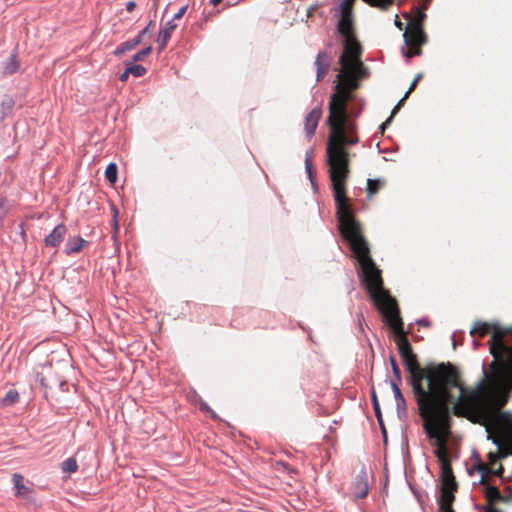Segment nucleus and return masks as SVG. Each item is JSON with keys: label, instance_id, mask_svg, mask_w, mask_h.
<instances>
[{"label": "nucleus", "instance_id": "1", "mask_svg": "<svg viewBox=\"0 0 512 512\" xmlns=\"http://www.w3.org/2000/svg\"><path fill=\"white\" fill-rule=\"evenodd\" d=\"M371 7L386 10L394 0H362ZM356 0H341L337 11V31L343 37V53L339 58L341 69L337 75L335 92L329 102L327 124L330 128L326 155L329 178L336 205V216L342 237L351 250H370L360 222L355 218L352 205L346 196V185L350 175L348 147L358 143L356 125L348 121L347 104L353 91L360 86L366 75L361 61L362 48L356 37L354 5Z\"/></svg>", "mask_w": 512, "mask_h": 512}, {"label": "nucleus", "instance_id": "2", "mask_svg": "<svg viewBox=\"0 0 512 512\" xmlns=\"http://www.w3.org/2000/svg\"><path fill=\"white\" fill-rule=\"evenodd\" d=\"M357 262L360 266L361 282L396 336L398 352L409 373L407 380L423 420V429L436 446L435 456L440 465L450 463L447 443L453 424L451 415H454L450 404L454 400L452 389L459 386L458 370L449 362L420 366L404 330L397 301L384 288L381 270L372 257L362 258Z\"/></svg>", "mask_w": 512, "mask_h": 512}, {"label": "nucleus", "instance_id": "3", "mask_svg": "<svg viewBox=\"0 0 512 512\" xmlns=\"http://www.w3.org/2000/svg\"><path fill=\"white\" fill-rule=\"evenodd\" d=\"M491 334L487 344L493 361L489 370L483 367V376L474 387L461 382L458 372L459 396L453 403V413L465 415L472 404H481L483 408L499 407L501 390L512 389V328L502 327L498 323L476 321L470 330L472 337L483 338Z\"/></svg>", "mask_w": 512, "mask_h": 512}, {"label": "nucleus", "instance_id": "4", "mask_svg": "<svg viewBox=\"0 0 512 512\" xmlns=\"http://www.w3.org/2000/svg\"><path fill=\"white\" fill-rule=\"evenodd\" d=\"M510 390H501L500 400L503 404L499 407L490 409L483 408L481 404H472L467 408L471 410L465 415L454 414L456 417H463L474 424H480L486 428L488 439H492L497 445V450L501 459L512 455V413L501 411V408L507 403Z\"/></svg>", "mask_w": 512, "mask_h": 512}, {"label": "nucleus", "instance_id": "5", "mask_svg": "<svg viewBox=\"0 0 512 512\" xmlns=\"http://www.w3.org/2000/svg\"><path fill=\"white\" fill-rule=\"evenodd\" d=\"M404 41L408 47L405 53L407 58L419 56L422 53L421 46L427 42V36L419 24H408L403 34Z\"/></svg>", "mask_w": 512, "mask_h": 512}, {"label": "nucleus", "instance_id": "6", "mask_svg": "<svg viewBox=\"0 0 512 512\" xmlns=\"http://www.w3.org/2000/svg\"><path fill=\"white\" fill-rule=\"evenodd\" d=\"M12 482L15 489V496L29 502H34V490L32 487L24 484V477L19 473H14L12 476Z\"/></svg>", "mask_w": 512, "mask_h": 512}, {"label": "nucleus", "instance_id": "7", "mask_svg": "<svg viewBox=\"0 0 512 512\" xmlns=\"http://www.w3.org/2000/svg\"><path fill=\"white\" fill-rule=\"evenodd\" d=\"M369 488L367 483V474L361 470L354 478L351 486V494L355 498H365L368 495Z\"/></svg>", "mask_w": 512, "mask_h": 512}, {"label": "nucleus", "instance_id": "8", "mask_svg": "<svg viewBox=\"0 0 512 512\" xmlns=\"http://www.w3.org/2000/svg\"><path fill=\"white\" fill-rule=\"evenodd\" d=\"M322 117V107L317 106L313 108L305 117L304 131L308 138H311L318 126Z\"/></svg>", "mask_w": 512, "mask_h": 512}, {"label": "nucleus", "instance_id": "9", "mask_svg": "<svg viewBox=\"0 0 512 512\" xmlns=\"http://www.w3.org/2000/svg\"><path fill=\"white\" fill-rule=\"evenodd\" d=\"M332 62L331 55L326 51H321L318 53L315 59V66L317 70L316 81L320 82L325 77L330 69V65Z\"/></svg>", "mask_w": 512, "mask_h": 512}, {"label": "nucleus", "instance_id": "10", "mask_svg": "<svg viewBox=\"0 0 512 512\" xmlns=\"http://www.w3.org/2000/svg\"><path fill=\"white\" fill-rule=\"evenodd\" d=\"M67 233V228L64 224L57 225L49 235L44 239V244L47 247H58L59 244L63 241L65 235Z\"/></svg>", "mask_w": 512, "mask_h": 512}, {"label": "nucleus", "instance_id": "11", "mask_svg": "<svg viewBox=\"0 0 512 512\" xmlns=\"http://www.w3.org/2000/svg\"><path fill=\"white\" fill-rule=\"evenodd\" d=\"M442 488L457 490V483L453 474L451 463L440 465Z\"/></svg>", "mask_w": 512, "mask_h": 512}, {"label": "nucleus", "instance_id": "12", "mask_svg": "<svg viewBox=\"0 0 512 512\" xmlns=\"http://www.w3.org/2000/svg\"><path fill=\"white\" fill-rule=\"evenodd\" d=\"M177 28V24L174 23L173 20H170L168 22H166L165 26L160 29L159 31V34H158V43H159V48H158V51L161 52L165 49V47L167 46V43L168 41L170 40L173 32L176 30Z\"/></svg>", "mask_w": 512, "mask_h": 512}, {"label": "nucleus", "instance_id": "13", "mask_svg": "<svg viewBox=\"0 0 512 512\" xmlns=\"http://www.w3.org/2000/svg\"><path fill=\"white\" fill-rule=\"evenodd\" d=\"M474 469L480 473L481 475L484 474H493V476L500 477L502 481L505 480L504 477V467L502 463H499L498 467L492 468L488 463L479 461L474 465Z\"/></svg>", "mask_w": 512, "mask_h": 512}, {"label": "nucleus", "instance_id": "14", "mask_svg": "<svg viewBox=\"0 0 512 512\" xmlns=\"http://www.w3.org/2000/svg\"><path fill=\"white\" fill-rule=\"evenodd\" d=\"M88 245V241L83 239L80 236L70 237L68 238L65 244V253L70 256L77 254L82 251L84 246Z\"/></svg>", "mask_w": 512, "mask_h": 512}, {"label": "nucleus", "instance_id": "15", "mask_svg": "<svg viewBox=\"0 0 512 512\" xmlns=\"http://www.w3.org/2000/svg\"><path fill=\"white\" fill-rule=\"evenodd\" d=\"M484 496L486 499V506H495L497 502H500L502 499V494L500 492V489L495 486H487V488L484 489Z\"/></svg>", "mask_w": 512, "mask_h": 512}, {"label": "nucleus", "instance_id": "16", "mask_svg": "<svg viewBox=\"0 0 512 512\" xmlns=\"http://www.w3.org/2000/svg\"><path fill=\"white\" fill-rule=\"evenodd\" d=\"M418 83L415 80L412 81L408 91L405 93L404 97L398 102V104L393 108L390 117L382 124L381 129H385L387 125H389L393 119V117L397 114L400 107L403 105L405 100L408 98L409 94L416 88Z\"/></svg>", "mask_w": 512, "mask_h": 512}, {"label": "nucleus", "instance_id": "17", "mask_svg": "<svg viewBox=\"0 0 512 512\" xmlns=\"http://www.w3.org/2000/svg\"><path fill=\"white\" fill-rule=\"evenodd\" d=\"M385 182L381 179H368L366 193L368 198H372L384 186Z\"/></svg>", "mask_w": 512, "mask_h": 512}, {"label": "nucleus", "instance_id": "18", "mask_svg": "<svg viewBox=\"0 0 512 512\" xmlns=\"http://www.w3.org/2000/svg\"><path fill=\"white\" fill-rule=\"evenodd\" d=\"M456 490L442 488V495L440 500V506L446 508H452V501L454 500L453 493Z\"/></svg>", "mask_w": 512, "mask_h": 512}, {"label": "nucleus", "instance_id": "19", "mask_svg": "<svg viewBox=\"0 0 512 512\" xmlns=\"http://www.w3.org/2000/svg\"><path fill=\"white\" fill-rule=\"evenodd\" d=\"M19 398H20L19 393L16 390L11 389L3 397L2 404L4 406H11V405L19 402Z\"/></svg>", "mask_w": 512, "mask_h": 512}, {"label": "nucleus", "instance_id": "20", "mask_svg": "<svg viewBox=\"0 0 512 512\" xmlns=\"http://www.w3.org/2000/svg\"><path fill=\"white\" fill-rule=\"evenodd\" d=\"M117 173H118L117 165L115 163L108 164V166L106 167V170H105V177L110 183H112V184L116 183Z\"/></svg>", "mask_w": 512, "mask_h": 512}, {"label": "nucleus", "instance_id": "21", "mask_svg": "<svg viewBox=\"0 0 512 512\" xmlns=\"http://www.w3.org/2000/svg\"><path fill=\"white\" fill-rule=\"evenodd\" d=\"M425 2V5L423 7L422 10H419L416 17L410 19L409 23L408 24H419L420 27L423 28V23H424V20L426 18V14L424 12V9L427 8V4L431 1V0H423Z\"/></svg>", "mask_w": 512, "mask_h": 512}, {"label": "nucleus", "instance_id": "22", "mask_svg": "<svg viewBox=\"0 0 512 512\" xmlns=\"http://www.w3.org/2000/svg\"><path fill=\"white\" fill-rule=\"evenodd\" d=\"M14 101L11 98H5L1 102V116L0 121H2L7 114H9L13 108Z\"/></svg>", "mask_w": 512, "mask_h": 512}, {"label": "nucleus", "instance_id": "23", "mask_svg": "<svg viewBox=\"0 0 512 512\" xmlns=\"http://www.w3.org/2000/svg\"><path fill=\"white\" fill-rule=\"evenodd\" d=\"M78 469V464L75 458H68L62 463V470L68 473H74Z\"/></svg>", "mask_w": 512, "mask_h": 512}, {"label": "nucleus", "instance_id": "24", "mask_svg": "<svg viewBox=\"0 0 512 512\" xmlns=\"http://www.w3.org/2000/svg\"><path fill=\"white\" fill-rule=\"evenodd\" d=\"M371 399H372V404H373V408L375 411V415H376L378 421L381 423L382 415H381V411H380V405H379L377 395H376V392L374 389H372V391H371Z\"/></svg>", "mask_w": 512, "mask_h": 512}, {"label": "nucleus", "instance_id": "25", "mask_svg": "<svg viewBox=\"0 0 512 512\" xmlns=\"http://www.w3.org/2000/svg\"><path fill=\"white\" fill-rule=\"evenodd\" d=\"M389 361H390V364H391V369H392L393 375L395 377V381L396 382H401L402 381L401 372H400V369L398 367V364H397V361H396L395 357L394 356H390Z\"/></svg>", "mask_w": 512, "mask_h": 512}, {"label": "nucleus", "instance_id": "26", "mask_svg": "<svg viewBox=\"0 0 512 512\" xmlns=\"http://www.w3.org/2000/svg\"><path fill=\"white\" fill-rule=\"evenodd\" d=\"M487 457L488 461L486 463H488L492 468L498 467L502 460L499 456L498 450L496 452H489Z\"/></svg>", "mask_w": 512, "mask_h": 512}, {"label": "nucleus", "instance_id": "27", "mask_svg": "<svg viewBox=\"0 0 512 512\" xmlns=\"http://www.w3.org/2000/svg\"><path fill=\"white\" fill-rule=\"evenodd\" d=\"M130 74L135 77H141L146 73V69L144 66L140 64L130 65L128 66Z\"/></svg>", "mask_w": 512, "mask_h": 512}, {"label": "nucleus", "instance_id": "28", "mask_svg": "<svg viewBox=\"0 0 512 512\" xmlns=\"http://www.w3.org/2000/svg\"><path fill=\"white\" fill-rule=\"evenodd\" d=\"M151 52H152V47L148 46V47L142 49L141 51H139L138 53H136L133 56V61L134 62L142 61L145 57L150 55Z\"/></svg>", "mask_w": 512, "mask_h": 512}, {"label": "nucleus", "instance_id": "29", "mask_svg": "<svg viewBox=\"0 0 512 512\" xmlns=\"http://www.w3.org/2000/svg\"><path fill=\"white\" fill-rule=\"evenodd\" d=\"M400 382H396L395 380H391L390 381V384H391V387L393 389V392H394V396H395V400H399L400 398H404L398 384Z\"/></svg>", "mask_w": 512, "mask_h": 512}, {"label": "nucleus", "instance_id": "30", "mask_svg": "<svg viewBox=\"0 0 512 512\" xmlns=\"http://www.w3.org/2000/svg\"><path fill=\"white\" fill-rule=\"evenodd\" d=\"M491 476H493V474H484V475H481V478L479 480V484L481 486L485 488H487V486H492L491 484Z\"/></svg>", "mask_w": 512, "mask_h": 512}, {"label": "nucleus", "instance_id": "31", "mask_svg": "<svg viewBox=\"0 0 512 512\" xmlns=\"http://www.w3.org/2000/svg\"><path fill=\"white\" fill-rule=\"evenodd\" d=\"M114 219H113V239L116 241L117 240V234H118V230H119V226H118V221L116 219V214H117V211L114 210Z\"/></svg>", "mask_w": 512, "mask_h": 512}, {"label": "nucleus", "instance_id": "32", "mask_svg": "<svg viewBox=\"0 0 512 512\" xmlns=\"http://www.w3.org/2000/svg\"><path fill=\"white\" fill-rule=\"evenodd\" d=\"M187 8H188V5H184V6H182V7L179 9V11L174 15V17H173V19H172V20L174 21V20H177V19L182 18V17H183V15L186 13Z\"/></svg>", "mask_w": 512, "mask_h": 512}, {"label": "nucleus", "instance_id": "33", "mask_svg": "<svg viewBox=\"0 0 512 512\" xmlns=\"http://www.w3.org/2000/svg\"><path fill=\"white\" fill-rule=\"evenodd\" d=\"M507 491V494L502 495V499L500 500V502L512 503V490L510 488H507Z\"/></svg>", "mask_w": 512, "mask_h": 512}, {"label": "nucleus", "instance_id": "34", "mask_svg": "<svg viewBox=\"0 0 512 512\" xmlns=\"http://www.w3.org/2000/svg\"><path fill=\"white\" fill-rule=\"evenodd\" d=\"M396 406H397L398 412H400L401 410H405L406 409L405 398H400L399 400H396Z\"/></svg>", "mask_w": 512, "mask_h": 512}, {"label": "nucleus", "instance_id": "35", "mask_svg": "<svg viewBox=\"0 0 512 512\" xmlns=\"http://www.w3.org/2000/svg\"><path fill=\"white\" fill-rule=\"evenodd\" d=\"M122 48H124L126 51H130L135 48L131 40H128L126 42L122 43Z\"/></svg>", "mask_w": 512, "mask_h": 512}, {"label": "nucleus", "instance_id": "36", "mask_svg": "<svg viewBox=\"0 0 512 512\" xmlns=\"http://www.w3.org/2000/svg\"><path fill=\"white\" fill-rule=\"evenodd\" d=\"M130 75L128 67L125 69V71L119 76V79L121 82H126L128 77Z\"/></svg>", "mask_w": 512, "mask_h": 512}, {"label": "nucleus", "instance_id": "37", "mask_svg": "<svg viewBox=\"0 0 512 512\" xmlns=\"http://www.w3.org/2000/svg\"><path fill=\"white\" fill-rule=\"evenodd\" d=\"M136 6H137V5H136V2H134V1H129V2L126 4V10H127L128 12H132V11H134V10H135Z\"/></svg>", "mask_w": 512, "mask_h": 512}, {"label": "nucleus", "instance_id": "38", "mask_svg": "<svg viewBox=\"0 0 512 512\" xmlns=\"http://www.w3.org/2000/svg\"><path fill=\"white\" fill-rule=\"evenodd\" d=\"M142 39L143 37L140 34H138L135 38L131 39V42L136 47L142 42Z\"/></svg>", "mask_w": 512, "mask_h": 512}, {"label": "nucleus", "instance_id": "39", "mask_svg": "<svg viewBox=\"0 0 512 512\" xmlns=\"http://www.w3.org/2000/svg\"><path fill=\"white\" fill-rule=\"evenodd\" d=\"M126 52V50L124 48H122V44H120L116 50L114 51V54L116 56H121L122 54H124Z\"/></svg>", "mask_w": 512, "mask_h": 512}, {"label": "nucleus", "instance_id": "40", "mask_svg": "<svg viewBox=\"0 0 512 512\" xmlns=\"http://www.w3.org/2000/svg\"><path fill=\"white\" fill-rule=\"evenodd\" d=\"M305 164H306V170L309 174V177H311L312 175V165H311V162L310 160L307 158L306 161H305Z\"/></svg>", "mask_w": 512, "mask_h": 512}, {"label": "nucleus", "instance_id": "41", "mask_svg": "<svg viewBox=\"0 0 512 512\" xmlns=\"http://www.w3.org/2000/svg\"><path fill=\"white\" fill-rule=\"evenodd\" d=\"M484 511L485 512H502L501 510H499L498 508H496L495 506H485L484 507Z\"/></svg>", "mask_w": 512, "mask_h": 512}, {"label": "nucleus", "instance_id": "42", "mask_svg": "<svg viewBox=\"0 0 512 512\" xmlns=\"http://www.w3.org/2000/svg\"><path fill=\"white\" fill-rule=\"evenodd\" d=\"M6 70H7V72H8L9 74H12V73H14V72L17 70V65L13 63V64L11 65V67H10V66H9V67H6Z\"/></svg>", "mask_w": 512, "mask_h": 512}, {"label": "nucleus", "instance_id": "43", "mask_svg": "<svg viewBox=\"0 0 512 512\" xmlns=\"http://www.w3.org/2000/svg\"><path fill=\"white\" fill-rule=\"evenodd\" d=\"M440 512H454L452 508H446L440 506Z\"/></svg>", "mask_w": 512, "mask_h": 512}, {"label": "nucleus", "instance_id": "44", "mask_svg": "<svg viewBox=\"0 0 512 512\" xmlns=\"http://www.w3.org/2000/svg\"><path fill=\"white\" fill-rule=\"evenodd\" d=\"M223 0H210V3L213 5V6H217L218 4H220Z\"/></svg>", "mask_w": 512, "mask_h": 512}, {"label": "nucleus", "instance_id": "45", "mask_svg": "<svg viewBox=\"0 0 512 512\" xmlns=\"http://www.w3.org/2000/svg\"><path fill=\"white\" fill-rule=\"evenodd\" d=\"M422 77H423V75H422L421 73H418V74L415 76L414 80L416 81V83H418V82L422 79Z\"/></svg>", "mask_w": 512, "mask_h": 512}, {"label": "nucleus", "instance_id": "46", "mask_svg": "<svg viewBox=\"0 0 512 512\" xmlns=\"http://www.w3.org/2000/svg\"><path fill=\"white\" fill-rule=\"evenodd\" d=\"M148 29H149V26H147L146 28H144L139 34L144 37V35L148 32Z\"/></svg>", "mask_w": 512, "mask_h": 512}, {"label": "nucleus", "instance_id": "47", "mask_svg": "<svg viewBox=\"0 0 512 512\" xmlns=\"http://www.w3.org/2000/svg\"><path fill=\"white\" fill-rule=\"evenodd\" d=\"M395 24L400 30H402L403 24L399 20H396Z\"/></svg>", "mask_w": 512, "mask_h": 512}, {"label": "nucleus", "instance_id": "48", "mask_svg": "<svg viewBox=\"0 0 512 512\" xmlns=\"http://www.w3.org/2000/svg\"><path fill=\"white\" fill-rule=\"evenodd\" d=\"M40 384H41L43 387H46L44 377H41V378H40Z\"/></svg>", "mask_w": 512, "mask_h": 512}]
</instances>
